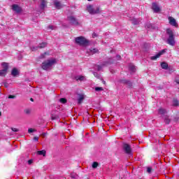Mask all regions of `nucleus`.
I'll return each mask as SVG.
<instances>
[{"label":"nucleus","instance_id":"obj_1","mask_svg":"<svg viewBox=\"0 0 179 179\" xmlns=\"http://www.w3.org/2000/svg\"><path fill=\"white\" fill-rule=\"evenodd\" d=\"M55 64H57V59H49L42 63L41 68L43 71H51Z\"/></svg>","mask_w":179,"mask_h":179},{"label":"nucleus","instance_id":"obj_2","mask_svg":"<svg viewBox=\"0 0 179 179\" xmlns=\"http://www.w3.org/2000/svg\"><path fill=\"white\" fill-rule=\"evenodd\" d=\"M166 34L169 36L166 40L167 44H169V45H172V47H174V45H176V39L174 38V32H173L171 29H167Z\"/></svg>","mask_w":179,"mask_h":179},{"label":"nucleus","instance_id":"obj_3","mask_svg":"<svg viewBox=\"0 0 179 179\" xmlns=\"http://www.w3.org/2000/svg\"><path fill=\"white\" fill-rule=\"evenodd\" d=\"M76 43L78 44V45H87L89 41L83 36H78L76 38Z\"/></svg>","mask_w":179,"mask_h":179},{"label":"nucleus","instance_id":"obj_4","mask_svg":"<svg viewBox=\"0 0 179 179\" xmlns=\"http://www.w3.org/2000/svg\"><path fill=\"white\" fill-rule=\"evenodd\" d=\"M123 150L129 156H132V148L128 143H123Z\"/></svg>","mask_w":179,"mask_h":179},{"label":"nucleus","instance_id":"obj_5","mask_svg":"<svg viewBox=\"0 0 179 179\" xmlns=\"http://www.w3.org/2000/svg\"><path fill=\"white\" fill-rule=\"evenodd\" d=\"M166 51H167V49H164V50H161L156 55L151 57L150 59H152V61H155V59H157V58H160V57H162V55H163V54H164L166 52Z\"/></svg>","mask_w":179,"mask_h":179},{"label":"nucleus","instance_id":"obj_6","mask_svg":"<svg viewBox=\"0 0 179 179\" xmlns=\"http://www.w3.org/2000/svg\"><path fill=\"white\" fill-rule=\"evenodd\" d=\"M94 9V7H93V6L92 5H89L87 6V12H89L90 15H96V13H98L99 9H97L96 11H93Z\"/></svg>","mask_w":179,"mask_h":179},{"label":"nucleus","instance_id":"obj_7","mask_svg":"<svg viewBox=\"0 0 179 179\" xmlns=\"http://www.w3.org/2000/svg\"><path fill=\"white\" fill-rule=\"evenodd\" d=\"M152 10L155 12V13H159V12H160V10H162L160 7L159 6V4H157L156 3H152Z\"/></svg>","mask_w":179,"mask_h":179},{"label":"nucleus","instance_id":"obj_8","mask_svg":"<svg viewBox=\"0 0 179 179\" xmlns=\"http://www.w3.org/2000/svg\"><path fill=\"white\" fill-rule=\"evenodd\" d=\"M54 6L55 8H56V9H62V8L65 6V5L62 4V3H61V1H55Z\"/></svg>","mask_w":179,"mask_h":179},{"label":"nucleus","instance_id":"obj_9","mask_svg":"<svg viewBox=\"0 0 179 179\" xmlns=\"http://www.w3.org/2000/svg\"><path fill=\"white\" fill-rule=\"evenodd\" d=\"M12 9L15 12H17V13H19L22 12V8H20L19 7V6H17L16 4L13 5Z\"/></svg>","mask_w":179,"mask_h":179},{"label":"nucleus","instance_id":"obj_10","mask_svg":"<svg viewBox=\"0 0 179 179\" xmlns=\"http://www.w3.org/2000/svg\"><path fill=\"white\" fill-rule=\"evenodd\" d=\"M1 66L3 71H6V72H8V69H9V64L8 63L6 62L1 63Z\"/></svg>","mask_w":179,"mask_h":179},{"label":"nucleus","instance_id":"obj_11","mask_svg":"<svg viewBox=\"0 0 179 179\" xmlns=\"http://www.w3.org/2000/svg\"><path fill=\"white\" fill-rule=\"evenodd\" d=\"M89 52H90L91 54H97L99 53V49L94 48H91L90 49H89Z\"/></svg>","mask_w":179,"mask_h":179},{"label":"nucleus","instance_id":"obj_12","mask_svg":"<svg viewBox=\"0 0 179 179\" xmlns=\"http://www.w3.org/2000/svg\"><path fill=\"white\" fill-rule=\"evenodd\" d=\"M11 75L13 76H17V75H19V71H17V69L16 68L13 69L11 71Z\"/></svg>","mask_w":179,"mask_h":179},{"label":"nucleus","instance_id":"obj_13","mask_svg":"<svg viewBox=\"0 0 179 179\" xmlns=\"http://www.w3.org/2000/svg\"><path fill=\"white\" fill-rule=\"evenodd\" d=\"M158 113H159V114H161V115H163L167 113V110H166V109H164V108H160L158 110Z\"/></svg>","mask_w":179,"mask_h":179},{"label":"nucleus","instance_id":"obj_14","mask_svg":"<svg viewBox=\"0 0 179 179\" xmlns=\"http://www.w3.org/2000/svg\"><path fill=\"white\" fill-rule=\"evenodd\" d=\"M161 66L162 69H165V70L169 69V64L166 62H163L161 64Z\"/></svg>","mask_w":179,"mask_h":179},{"label":"nucleus","instance_id":"obj_15","mask_svg":"<svg viewBox=\"0 0 179 179\" xmlns=\"http://www.w3.org/2000/svg\"><path fill=\"white\" fill-rule=\"evenodd\" d=\"M107 64H108V62H105L101 66H100V65L96 66L97 71H101V69H103V66H106V65H107Z\"/></svg>","mask_w":179,"mask_h":179},{"label":"nucleus","instance_id":"obj_16","mask_svg":"<svg viewBox=\"0 0 179 179\" xmlns=\"http://www.w3.org/2000/svg\"><path fill=\"white\" fill-rule=\"evenodd\" d=\"M76 80H86V77L83 76H76Z\"/></svg>","mask_w":179,"mask_h":179},{"label":"nucleus","instance_id":"obj_17","mask_svg":"<svg viewBox=\"0 0 179 179\" xmlns=\"http://www.w3.org/2000/svg\"><path fill=\"white\" fill-rule=\"evenodd\" d=\"M129 69L131 72H135L136 71V67L135 66H134V64H129Z\"/></svg>","mask_w":179,"mask_h":179},{"label":"nucleus","instance_id":"obj_18","mask_svg":"<svg viewBox=\"0 0 179 179\" xmlns=\"http://www.w3.org/2000/svg\"><path fill=\"white\" fill-rule=\"evenodd\" d=\"M84 99H85V96H83V95H82V94H80V95H79V97H78V104H81V103H82V101H83Z\"/></svg>","mask_w":179,"mask_h":179},{"label":"nucleus","instance_id":"obj_19","mask_svg":"<svg viewBox=\"0 0 179 179\" xmlns=\"http://www.w3.org/2000/svg\"><path fill=\"white\" fill-rule=\"evenodd\" d=\"M164 120L165 124H170V122H171V120L170 119V117H169V116H165Z\"/></svg>","mask_w":179,"mask_h":179},{"label":"nucleus","instance_id":"obj_20","mask_svg":"<svg viewBox=\"0 0 179 179\" xmlns=\"http://www.w3.org/2000/svg\"><path fill=\"white\" fill-rule=\"evenodd\" d=\"M47 42H42L41 43H39L38 48H45L47 47Z\"/></svg>","mask_w":179,"mask_h":179},{"label":"nucleus","instance_id":"obj_21","mask_svg":"<svg viewBox=\"0 0 179 179\" xmlns=\"http://www.w3.org/2000/svg\"><path fill=\"white\" fill-rule=\"evenodd\" d=\"M47 6V2L45 1L42 0L41 3V9H44Z\"/></svg>","mask_w":179,"mask_h":179},{"label":"nucleus","instance_id":"obj_22","mask_svg":"<svg viewBox=\"0 0 179 179\" xmlns=\"http://www.w3.org/2000/svg\"><path fill=\"white\" fill-rule=\"evenodd\" d=\"M45 153H46L45 150H43L37 152V155H39L40 156H45Z\"/></svg>","mask_w":179,"mask_h":179},{"label":"nucleus","instance_id":"obj_23","mask_svg":"<svg viewBox=\"0 0 179 179\" xmlns=\"http://www.w3.org/2000/svg\"><path fill=\"white\" fill-rule=\"evenodd\" d=\"M6 73H8V71L3 69L0 70V76H6Z\"/></svg>","mask_w":179,"mask_h":179},{"label":"nucleus","instance_id":"obj_24","mask_svg":"<svg viewBox=\"0 0 179 179\" xmlns=\"http://www.w3.org/2000/svg\"><path fill=\"white\" fill-rule=\"evenodd\" d=\"M97 9H98V13H96L95 15L101 13V10L100 9V7L94 8L93 12H97Z\"/></svg>","mask_w":179,"mask_h":179},{"label":"nucleus","instance_id":"obj_25","mask_svg":"<svg viewBox=\"0 0 179 179\" xmlns=\"http://www.w3.org/2000/svg\"><path fill=\"white\" fill-rule=\"evenodd\" d=\"M173 106L174 107H178V106H179L178 100H177V99H173Z\"/></svg>","mask_w":179,"mask_h":179},{"label":"nucleus","instance_id":"obj_26","mask_svg":"<svg viewBox=\"0 0 179 179\" xmlns=\"http://www.w3.org/2000/svg\"><path fill=\"white\" fill-rule=\"evenodd\" d=\"M168 20H169V23H176V19L173 17H169Z\"/></svg>","mask_w":179,"mask_h":179},{"label":"nucleus","instance_id":"obj_27","mask_svg":"<svg viewBox=\"0 0 179 179\" xmlns=\"http://www.w3.org/2000/svg\"><path fill=\"white\" fill-rule=\"evenodd\" d=\"M132 23H139L141 20L133 17L131 20Z\"/></svg>","mask_w":179,"mask_h":179},{"label":"nucleus","instance_id":"obj_28","mask_svg":"<svg viewBox=\"0 0 179 179\" xmlns=\"http://www.w3.org/2000/svg\"><path fill=\"white\" fill-rule=\"evenodd\" d=\"M47 29L48 30H55V29H57V27L54 26V25H49Z\"/></svg>","mask_w":179,"mask_h":179},{"label":"nucleus","instance_id":"obj_29","mask_svg":"<svg viewBox=\"0 0 179 179\" xmlns=\"http://www.w3.org/2000/svg\"><path fill=\"white\" fill-rule=\"evenodd\" d=\"M99 167V162H94L92 164V169H97Z\"/></svg>","mask_w":179,"mask_h":179},{"label":"nucleus","instance_id":"obj_30","mask_svg":"<svg viewBox=\"0 0 179 179\" xmlns=\"http://www.w3.org/2000/svg\"><path fill=\"white\" fill-rule=\"evenodd\" d=\"M145 27H147V29H155V27H153V25H152V24L150 23L146 24Z\"/></svg>","mask_w":179,"mask_h":179},{"label":"nucleus","instance_id":"obj_31","mask_svg":"<svg viewBox=\"0 0 179 179\" xmlns=\"http://www.w3.org/2000/svg\"><path fill=\"white\" fill-rule=\"evenodd\" d=\"M103 89L101 87H95V91L96 92H103Z\"/></svg>","mask_w":179,"mask_h":179},{"label":"nucleus","instance_id":"obj_32","mask_svg":"<svg viewBox=\"0 0 179 179\" xmlns=\"http://www.w3.org/2000/svg\"><path fill=\"white\" fill-rule=\"evenodd\" d=\"M93 75L94 76H95V78H96L97 79H100V74L96 73V72H93Z\"/></svg>","mask_w":179,"mask_h":179},{"label":"nucleus","instance_id":"obj_33","mask_svg":"<svg viewBox=\"0 0 179 179\" xmlns=\"http://www.w3.org/2000/svg\"><path fill=\"white\" fill-rule=\"evenodd\" d=\"M124 83H126V85H128V86L129 87H131V86H132V83H131V81H129V80H124Z\"/></svg>","mask_w":179,"mask_h":179},{"label":"nucleus","instance_id":"obj_34","mask_svg":"<svg viewBox=\"0 0 179 179\" xmlns=\"http://www.w3.org/2000/svg\"><path fill=\"white\" fill-rule=\"evenodd\" d=\"M69 20H71V23H75L76 21L75 20V17L71 16L69 17Z\"/></svg>","mask_w":179,"mask_h":179},{"label":"nucleus","instance_id":"obj_35","mask_svg":"<svg viewBox=\"0 0 179 179\" xmlns=\"http://www.w3.org/2000/svg\"><path fill=\"white\" fill-rule=\"evenodd\" d=\"M60 103H62L63 104H65L66 103V99L65 98H62L59 99Z\"/></svg>","mask_w":179,"mask_h":179},{"label":"nucleus","instance_id":"obj_36","mask_svg":"<svg viewBox=\"0 0 179 179\" xmlns=\"http://www.w3.org/2000/svg\"><path fill=\"white\" fill-rule=\"evenodd\" d=\"M47 55V52H44L43 54L41 55L40 59H43L45 58V56Z\"/></svg>","mask_w":179,"mask_h":179},{"label":"nucleus","instance_id":"obj_37","mask_svg":"<svg viewBox=\"0 0 179 179\" xmlns=\"http://www.w3.org/2000/svg\"><path fill=\"white\" fill-rule=\"evenodd\" d=\"M33 132H36V129H31V128H29V129H28V134H31V133H33Z\"/></svg>","mask_w":179,"mask_h":179},{"label":"nucleus","instance_id":"obj_38","mask_svg":"<svg viewBox=\"0 0 179 179\" xmlns=\"http://www.w3.org/2000/svg\"><path fill=\"white\" fill-rule=\"evenodd\" d=\"M38 46H37V47H32L31 48V51H37V50H38Z\"/></svg>","mask_w":179,"mask_h":179},{"label":"nucleus","instance_id":"obj_39","mask_svg":"<svg viewBox=\"0 0 179 179\" xmlns=\"http://www.w3.org/2000/svg\"><path fill=\"white\" fill-rule=\"evenodd\" d=\"M175 82L179 85V76H177L175 78Z\"/></svg>","mask_w":179,"mask_h":179},{"label":"nucleus","instance_id":"obj_40","mask_svg":"<svg viewBox=\"0 0 179 179\" xmlns=\"http://www.w3.org/2000/svg\"><path fill=\"white\" fill-rule=\"evenodd\" d=\"M13 132H19V129L11 127Z\"/></svg>","mask_w":179,"mask_h":179},{"label":"nucleus","instance_id":"obj_41","mask_svg":"<svg viewBox=\"0 0 179 179\" xmlns=\"http://www.w3.org/2000/svg\"><path fill=\"white\" fill-rule=\"evenodd\" d=\"M71 178H76L78 177V175L76 173H72L71 175Z\"/></svg>","mask_w":179,"mask_h":179},{"label":"nucleus","instance_id":"obj_42","mask_svg":"<svg viewBox=\"0 0 179 179\" xmlns=\"http://www.w3.org/2000/svg\"><path fill=\"white\" fill-rule=\"evenodd\" d=\"M147 172H148L149 173H152V168L151 167H148L147 168Z\"/></svg>","mask_w":179,"mask_h":179},{"label":"nucleus","instance_id":"obj_43","mask_svg":"<svg viewBox=\"0 0 179 179\" xmlns=\"http://www.w3.org/2000/svg\"><path fill=\"white\" fill-rule=\"evenodd\" d=\"M8 99H16V96L15 95H9Z\"/></svg>","mask_w":179,"mask_h":179},{"label":"nucleus","instance_id":"obj_44","mask_svg":"<svg viewBox=\"0 0 179 179\" xmlns=\"http://www.w3.org/2000/svg\"><path fill=\"white\" fill-rule=\"evenodd\" d=\"M171 24L172 26H173L174 27H178V24H177V23H171Z\"/></svg>","mask_w":179,"mask_h":179},{"label":"nucleus","instance_id":"obj_45","mask_svg":"<svg viewBox=\"0 0 179 179\" xmlns=\"http://www.w3.org/2000/svg\"><path fill=\"white\" fill-rule=\"evenodd\" d=\"M24 113H25V114L29 115V114H30V110L29 109H27V110H24Z\"/></svg>","mask_w":179,"mask_h":179},{"label":"nucleus","instance_id":"obj_46","mask_svg":"<svg viewBox=\"0 0 179 179\" xmlns=\"http://www.w3.org/2000/svg\"><path fill=\"white\" fill-rule=\"evenodd\" d=\"M96 37H97V34H96L95 32H94V33L92 34V38H96Z\"/></svg>","mask_w":179,"mask_h":179},{"label":"nucleus","instance_id":"obj_47","mask_svg":"<svg viewBox=\"0 0 179 179\" xmlns=\"http://www.w3.org/2000/svg\"><path fill=\"white\" fill-rule=\"evenodd\" d=\"M116 58H117V59H118V60L121 59V55H117L116 56Z\"/></svg>","mask_w":179,"mask_h":179},{"label":"nucleus","instance_id":"obj_48","mask_svg":"<svg viewBox=\"0 0 179 179\" xmlns=\"http://www.w3.org/2000/svg\"><path fill=\"white\" fill-rule=\"evenodd\" d=\"M34 141H36V142H38V137H37V136L34 137Z\"/></svg>","mask_w":179,"mask_h":179},{"label":"nucleus","instance_id":"obj_49","mask_svg":"<svg viewBox=\"0 0 179 179\" xmlns=\"http://www.w3.org/2000/svg\"><path fill=\"white\" fill-rule=\"evenodd\" d=\"M33 163V159L28 160V164H31Z\"/></svg>","mask_w":179,"mask_h":179},{"label":"nucleus","instance_id":"obj_50","mask_svg":"<svg viewBox=\"0 0 179 179\" xmlns=\"http://www.w3.org/2000/svg\"><path fill=\"white\" fill-rule=\"evenodd\" d=\"M4 86H5V87H8L9 86V85L6 83H4Z\"/></svg>","mask_w":179,"mask_h":179},{"label":"nucleus","instance_id":"obj_51","mask_svg":"<svg viewBox=\"0 0 179 179\" xmlns=\"http://www.w3.org/2000/svg\"><path fill=\"white\" fill-rule=\"evenodd\" d=\"M31 101H34V99H33V98L30 99Z\"/></svg>","mask_w":179,"mask_h":179},{"label":"nucleus","instance_id":"obj_52","mask_svg":"<svg viewBox=\"0 0 179 179\" xmlns=\"http://www.w3.org/2000/svg\"><path fill=\"white\" fill-rule=\"evenodd\" d=\"M102 82H103V85H106V81L103 80Z\"/></svg>","mask_w":179,"mask_h":179},{"label":"nucleus","instance_id":"obj_53","mask_svg":"<svg viewBox=\"0 0 179 179\" xmlns=\"http://www.w3.org/2000/svg\"><path fill=\"white\" fill-rule=\"evenodd\" d=\"M52 120H55V117H52Z\"/></svg>","mask_w":179,"mask_h":179},{"label":"nucleus","instance_id":"obj_54","mask_svg":"<svg viewBox=\"0 0 179 179\" xmlns=\"http://www.w3.org/2000/svg\"><path fill=\"white\" fill-rule=\"evenodd\" d=\"M158 89H162L160 87H158Z\"/></svg>","mask_w":179,"mask_h":179},{"label":"nucleus","instance_id":"obj_55","mask_svg":"<svg viewBox=\"0 0 179 179\" xmlns=\"http://www.w3.org/2000/svg\"><path fill=\"white\" fill-rule=\"evenodd\" d=\"M63 27H65V25H63Z\"/></svg>","mask_w":179,"mask_h":179},{"label":"nucleus","instance_id":"obj_56","mask_svg":"<svg viewBox=\"0 0 179 179\" xmlns=\"http://www.w3.org/2000/svg\"><path fill=\"white\" fill-rule=\"evenodd\" d=\"M43 135L45 136V133H44Z\"/></svg>","mask_w":179,"mask_h":179},{"label":"nucleus","instance_id":"obj_57","mask_svg":"<svg viewBox=\"0 0 179 179\" xmlns=\"http://www.w3.org/2000/svg\"><path fill=\"white\" fill-rule=\"evenodd\" d=\"M1 115V112H0V115Z\"/></svg>","mask_w":179,"mask_h":179},{"label":"nucleus","instance_id":"obj_58","mask_svg":"<svg viewBox=\"0 0 179 179\" xmlns=\"http://www.w3.org/2000/svg\"><path fill=\"white\" fill-rule=\"evenodd\" d=\"M88 1H92V0H88Z\"/></svg>","mask_w":179,"mask_h":179}]
</instances>
